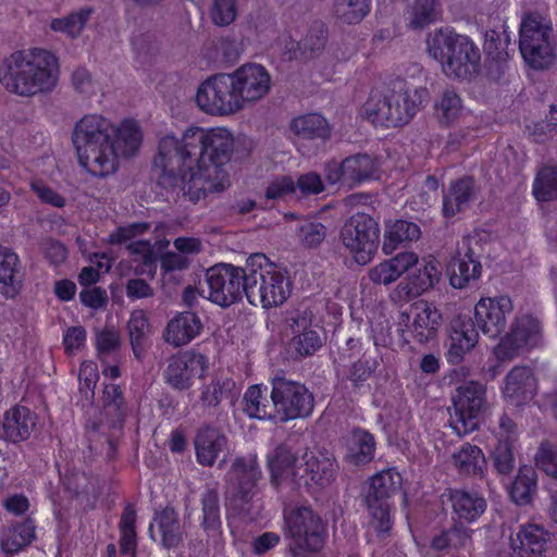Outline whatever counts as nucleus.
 I'll use <instances>...</instances> for the list:
<instances>
[{
	"label": "nucleus",
	"mask_w": 557,
	"mask_h": 557,
	"mask_svg": "<svg viewBox=\"0 0 557 557\" xmlns=\"http://www.w3.org/2000/svg\"><path fill=\"white\" fill-rule=\"evenodd\" d=\"M424 91H410L405 81L396 79L389 86L372 90L363 113L372 123L385 127L406 125L420 109Z\"/></svg>",
	"instance_id": "nucleus-5"
},
{
	"label": "nucleus",
	"mask_w": 557,
	"mask_h": 557,
	"mask_svg": "<svg viewBox=\"0 0 557 557\" xmlns=\"http://www.w3.org/2000/svg\"><path fill=\"white\" fill-rule=\"evenodd\" d=\"M420 227L406 220H396L385 224L382 251L391 255L396 249L405 247L409 243L420 238Z\"/></svg>",
	"instance_id": "nucleus-30"
},
{
	"label": "nucleus",
	"mask_w": 557,
	"mask_h": 557,
	"mask_svg": "<svg viewBox=\"0 0 557 557\" xmlns=\"http://www.w3.org/2000/svg\"><path fill=\"white\" fill-rule=\"evenodd\" d=\"M37 424V416L27 407L15 406L7 411L3 420V435L13 443L27 440Z\"/></svg>",
	"instance_id": "nucleus-27"
},
{
	"label": "nucleus",
	"mask_w": 557,
	"mask_h": 557,
	"mask_svg": "<svg viewBox=\"0 0 557 557\" xmlns=\"http://www.w3.org/2000/svg\"><path fill=\"white\" fill-rule=\"evenodd\" d=\"M436 0H416L411 10L410 25L413 28H423L438 17Z\"/></svg>",
	"instance_id": "nucleus-55"
},
{
	"label": "nucleus",
	"mask_w": 557,
	"mask_h": 557,
	"mask_svg": "<svg viewBox=\"0 0 557 557\" xmlns=\"http://www.w3.org/2000/svg\"><path fill=\"white\" fill-rule=\"evenodd\" d=\"M61 480L65 490L76 496L88 493L90 482L84 472L76 469H67L64 474H61Z\"/></svg>",
	"instance_id": "nucleus-62"
},
{
	"label": "nucleus",
	"mask_w": 557,
	"mask_h": 557,
	"mask_svg": "<svg viewBox=\"0 0 557 557\" xmlns=\"http://www.w3.org/2000/svg\"><path fill=\"white\" fill-rule=\"evenodd\" d=\"M486 240L480 234L463 237L447 265L449 283L454 288H465L481 276V257Z\"/></svg>",
	"instance_id": "nucleus-14"
},
{
	"label": "nucleus",
	"mask_w": 557,
	"mask_h": 557,
	"mask_svg": "<svg viewBox=\"0 0 557 557\" xmlns=\"http://www.w3.org/2000/svg\"><path fill=\"white\" fill-rule=\"evenodd\" d=\"M207 369V358L202 354L185 351L169 360L164 379L174 389L186 391L191 387L194 379L205 375Z\"/></svg>",
	"instance_id": "nucleus-20"
},
{
	"label": "nucleus",
	"mask_w": 557,
	"mask_h": 557,
	"mask_svg": "<svg viewBox=\"0 0 557 557\" xmlns=\"http://www.w3.org/2000/svg\"><path fill=\"white\" fill-rule=\"evenodd\" d=\"M297 458L287 446L280 444L272 454L268 456V466L271 473V482L278 485L285 479L294 481V472L299 467L296 465Z\"/></svg>",
	"instance_id": "nucleus-35"
},
{
	"label": "nucleus",
	"mask_w": 557,
	"mask_h": 557,
	"mask_svg": "<svg viewBox=\"0 0 557 557\" xmlns=\"http://www.w3.org/2000/svg\"><path fill=\"white\" fill-rule=\"evenodd\" d=\"M284 521L292 540L290 552L294 557H306L307 553H317L322 549L326 535L325 524L310 507L298 506L285 509Z\"/></svg>",
	"instance_id": "nucleus-8"
},
{
	"label": "nucleus",
	"mask_w": 557,
	"mask_h": 557,
	"mask_svg": "<svg viewBox=\"0 0 557 557\" xmlns=\"http://www.w3.org/2000/svg\"><path fill=\"white\" fill-rule=\"evenodd\" d=\"M202 323L191 311H184L172 318L163 332V339L173 347H182L200 334Z\"/></svg>",
	"instance_id": "nucleus-25"
},
{
	"label": "nucleus",
	"mask_w": 557,
	"mask_h": 557,
	"mask_svg": "<svg viewBox=\"0 0 557 557\" xmlns=\"http://www.w3.org/2000/svg\"><path fill=\"white\" fill-rule=\"evenodd\" d=\"M545 544V532L535 524L522 525L515 535L510 536V547L520 557L539 556Z\"/></svg>",
	"instance_id": "nucleus-34"
},
{
	"label": "nucleus",
	"mask_w": 557,
	"mask_h": 557,
	"mask_svg": "<svg viewBox=\"0 0 557 557\" xmlns=\"http://www.w3.org/2000/svg\"><path fill=\"white\" fill-rule=\"evenodd\" d=\"M451 460L459 474L479 479L484 478L487 465L480 447L466 443L453 454Z\"/></svg>",
	"instance_id": "nucleus-32"
},
{
	"label": "nucleus",
	"mask_w": 557,
	"mask_h": 557,
	"mask_svg": "<svg viewBox=\"0 0 557 557\" xmlns=\"http://www.w3.org/2000/svg\"><path fill=\"white\" fill-rule=\"evenodd\" d=\"M442 313L435 306L420 300L412 304L409 310L399 312L397 321L398 331L406 341H408L406 338L408 333L422 344L436 336L442 325Z\"/></svg>",
	"instance_id": "nucleus-17"
},
{
	"label": "nucleus",
	"mask_w": 557,
	"mask_h": 557,
	"mask_svg": "<svg viewBox=\"0 0 557 557\" xmlns=\"http://www.w3.org/2000/svg\"><path fill=\"white\" fill-rule=\"evenodd\" d=\"M232 482H259L262 471L258 463L257 455L248 454L237 457L230 469Z\"/></svg>",
	"instance_id": "nucleus-46"
},
{
	"label": "nucleus",
	"mask_w": 557,
	"mask_h": 557,
	"mask_svg": "<svg viewBox=\"0 0 557 557\" xmlns=\"http://www.w3.org/2000/svg\"><path fill=\"white\" fill-rule=\"evenodd\" d=\"M536 389V380L529 367H515L507 375L504 393L510 398L529 399Z\"/></svg>",
	"instance_id": "nucleus-36"
},
{
	"label": "nucleus",
	"mask_w": 557,
	"mask_h": 557,
	"mask_svg": "<svg viewBox=\"0 0 557 557\" xmlns=\"http://www.w3.org/2000/svg\"><path fill=\"white\" fill-rule=\"evenodd\" d=\"M59 60L51 51L40 48L18 50L4 60L0 82L4 88L21 97L51 91L58 84Z\"/></svg>",
	"instance_id": "nucleus-3"
},
{
	"label": "nucleus",
	"mask_w": 557,
	"mask_h": 557,
	"mask_svg": "<svg viewBox=\"0 0 557 557\" xmlns=\"http://www.w3.org/2000/svg\"><path fill=\"white\" fill-rule=\"evenodd\" d=\"M536 490V474L532 467H522L510 487V496L518 505L531 502Z\"/></svg>",
	"instance_id": "nucleus-44"
},
{
	"label": "nucleus",
	"mask_w": 557,
	"mask_h": 557,
	"mask_svg": "<svg viewBox=\"0 0 557 557\" xmlns=\"http://www.w3.org/2000/svg\"><path fill=\"white\" fill-rule=\"evenodd\" d=\"M96 346L100 355H110L120 349L121 336L114 326H106L96 333Z\"/></svg>",
	"instance_id": "nucleus-61"
},
{
	"label": "nucleus",
	"mask_w": 557,
	"mask_h": 557,
	"mask_svg": "<svg viewBox=\"0 0 557 557\" xmlns=\"http://www.w3.org/2000/svg\"><path fill=\"white\" fill-rule=\"evenodd\" d=\"M127 332L133 352L139 359L144 352L145 344L151 333L148 317L144 310H134L127 322Z\"/></svg>",
	"instance_id": "nucleus-42"
},
{
	"label": "nucleus",
	"mask_w": 557,
	"mask_h": 557,
	"mask_svg": "<svg viewBox=\"0 0 557 557\" xmlns=\"http://www.w3.org/2000/svg\"><path fill=\"white\" fill-rule=\"evenodd\" d=\"M371 0H335L334 13L345 24H358L370 12Z\"/></svg>",
	"instance_id": "nucleus-47"
},
{
	"label": "nucleus",
	"mask_w": 557,
	"mask_h": 557,
	"mask_svg": "<svg viewBox=\"0 0 557 557\" xmlns=\"http://www.w3.org/2000/svg\"><path fill=\"white\" fill-rule=\"evenodd\" d=\"M141 139L143 134L136 122L126 120L116 127L100 114L83 116L72 134L79 164L100 177L117 170L120 157L134 156Z\"/></svg>",
	"instance_id": "nucleus-2"
},
{
	"label": "nucleus",
	"mask_w": 557,
	"mask_h": 557,
	"mask_svg": "<svg viewBox=\"0 0 557 557\" xmlns=\"http://www.w3.org/2000/svg\"><path fill=\"white\" fill-rule=\"evenodd\" d=\"M533 195L539 201L557 199V164L539 170L533 183Z\"/></svg>",
	"instance_id": "nucleus-45"
},
{
	"label": "nucleus",
	"mask_w": 557,
	"mask_h": 557,
	"mask_svg": "<svg viewBox=\"0 0 557 557\" xmlns=\"http://www.w3.org/2000/svg\"><path fill=\"white\" fill-rule=\"evenodd\" d=\"M492 461L497 473L509 474L515 467L512 443L508 440H499L492 454Z\"/></svg>",
	"instance_id": "nucleus-56"
},
{
	"label": "nucleus",
	"mask_w": 557,
	"mask_h": 557,
	"mask_svg": "<svg viewBox=\"0 0 557 557\" xmlns=\"http://www.w3.org/2000/svg\"><path fill=\"white\" fill-rule=\"evenodd\" d=\"M35 523L32 519L15 523L8 528L0 542L1 549L9 555H13L25 546L29 545L35 539Z\"/></svg>",
	"instance_id": "nucleus-38"
},
{
	"label": "nucleus",
	"mask_w": 557,
	"mask_h": 557,
	"mask_svg": "<svg viewBox=\"0 0 557 557\" xmlns=\"http://www.w3.org/2000/svg\"><path fill=\"white\" fill-rule=\"evenodd\" d=\"M339 237L354 260L366 265L374 258L379 247V224L371 215L357 212L344 223Z\"/></svg>",
	"instance_id": "nucleus-11"
},
{
	"label": "nucleus",
	"mask_w": 557,
	"mask_h": 557,
	"mask_svg": "<svg viewBox=\"0 0 557 557\" xmlns=\"http://www.w3.org/2000/svg\"><path fill=\"white\" fill-rule=\"evenodd\" d=\"M246 277V265L240 268L221 263L211 267L206 272V298L222 308L240 301L244 295L247 296Z\"/></svg>",
	"instance_id": "nucleus-13"
},
{
	"label": "nucleus",
	"mask_w": 557,
	"mask_h": 557,
	"mask_svg": "<svg viewBox=\"0 0 557 557\" xmlns=\"http://www.w3.org/2000/svg\"><path fill=\"white\" fill-rule=\"evenodd\" d=\"M230 75L242 109L262 99L270 91L271 76L260 64H244Z\"/></svg>",
	"instance_id": "nucleus-19"
},
{
	"label": "nucleus",
	"mask_w": 557,
	"mask_h": 557,
	"mask_svg": "<svg viewBox=\"0 0 557 557\" xmlns=\"http://www.w3.org/2000/svg\"><path fill=\"white\" fill-rule=\"evenodd\" d=\"M416 264H418V255L413 251H403L372 267L368 276L373 284L389 285Z\"/></svg>",
	"instance_id": "nucleus-23"
},
{
	"label": "nucleus",
	"mask_w": 557,
	"mask_h": 557,
	"mask_svg": "<svg viewBox=\"0 0 557 557\" xmlns=\"http://www.w3.org/2000/svg\"><path fill=\"white\" fill-rule=\"evenodd\" d=\"M346 459L354 465L371 461L374 457L375 441L368 431L356 429L346 441Z\"/></svg>",
	"instance_id": "nucleus-37"
},
{
	"label": "nucleus",
	"mask_w": 557,
	"mask_h": 557,
	"mask_svg": "<svg viewBox=\"0 0 557 557\" xmlns=\"http://www.w3.org/2000/svg\"><path fill=\"white\" fill-rule=\"evenodd\" d=\"M380 163L368 153H356L342 162L332 160L325 164L324 175L329 184L341 183L354 188L367 181L379 178Z\"/></svg>",
	"instance_id": "nucleus-16"
},
{
	"label": "nucleus",
	"mask_w": 557,
	"mask_h": 557,
	"mask_svg": "<svg viewBox=\"0 0 557 557\" xmlns=\"http://www.w3.org/2000/svg\"><path fill=\"white\" fill-rule=\"evenodd\" d=\"M197 460L200 465L211 467L227 446V437L219 429L205 426L195 436Z\"/></svg>",
	"instance_id": "nucleus-26"
},
{
	"label": "nucleus",
	"mask_w": 557,
	"mask_h": 557,
	"mask_svg": "<svg viewBox=\"0 0 557 557\" xmlns=\"http://www.w3.org/2000/svg\"><path fill=\"white\" fill-rule=\"evenodd\" d=\"M305 463L294 472V482L306 487H326L335 479L337 465L334 459L320 454H305Z\"/></svg>",
	"instance_id": "nucleus-22"
},
{
	"label": "nucleus",
	"mask_w": 557,
	"mask_h": 557,
	"mask_svg": "<svg viewBox=\"0 0 557 557\" xmlns=\"http://www.w3.org/2000/svg\"><path fill=\"white\" fill-rule=\"evenodd\" d=\"M519 48L532 69L549 67L556 58L552 23L540 14L527 15L520 26Z\"/></svg>",
	"instance_id": "nucleus-7"
},
{
	"label": "nucleus",
	"mask_w": 557,
	"mask_h": 557,
	"mask_svg": "<svg viewBox=\"0 0 557 557\" xmlns=\"http://www.w3.org/2000/svg\"><path fill=\"white\" fill-rule=\"evenodd\" d=\"M463 110L462 100L457 92L444 90L434 103V114L442 125L449 126L455 123Z\"/></svg>",
	"instance_id": "nucleus-43"
},
{
	"label": "nucleus",
	"mask_w": 557,
	"mask_h": 557,
	"mask_svg": "<svg viewBox=\"0 0 557 557\" xmlns=\"http://www.w3.org/2000/svg\"><path fill=\"white\" fill-rule=\"evenodd\" d=\"M154 522L161 533L162 545L166 548L176 547L183 540L178 515L173 508H165L159 512Z\"/></svg>",
	"instance_id": "nucleus-41"
},
{
	"label": "nucleus",
	"mask_w": 557,
	"mask_h": 557,
	"mask_svg": "<svg viewBox=\"0 0 557 557\" xmlns=\"http://www.w3.org/2000/svg\"><path fill=\"white\" fill-rule=\"evenodd\" d=\"M508 36L504 33L499 34L495 30H491L486 34L485 38V50L487 54L494 59L502 60L507 55L506 48L508 46Z\"/></svg>",
	"instance_id": "nucleus-63"
},
{
	"label": "nucleus",
	"mask_w": 557,
	"mask_h": 557,
	"mask_svg": "<svg viewBox=\"0 0 557 557\" xmlns=\"http://www.w3.org/2000/svg\"><path fill=\"white\" fill-rule=\"evenodd\" d=\"M453 512L460 521L473 522L486 509V500L476 492L453 490L449 493Z\"/></svg>",
	"instance_id": "nucleus-31"
},
{
	"label": "nucleus",
	"mask_w": 557,
	"mask_h": 557,
	"mask_svg": "<svg viewBox=\"0 0 557 557\" xmlns=\"http://www.w3.org/2000/svg\"><path fill=\"white\" fill-rule=\"evenodd\" d=\"M401 486V475L392 470L381 471L370 479L366 504L372 517L371 525L380 540H385L392 529L389 498Z\"/></svg>",
	"instance_id": "nucleus-10"
},
{
	"label": "nucleus",
	"mask_w": 557,
	"mask_h": 557,
	"mask_svg": "<svg viewBox=\"0 0 557 557\" xmlns=\"http://www.w3.org/2000/svg\"><path fill=\"white\" fill-rule=\"evenodd\" d=\"M478 339L479 333L471 319L454 321L446 355L448 362L460 363L465 355L476 345Z\"/></svg>",
	"instance_id": "nucleus-24"
},
{
	"label": "nucleus",
	"mask_w": 557,
	"mask_h": 557,
	"mask_svg": "<svg viewBox=\"0 0 557 557\" xmlns=\"http://www.w3.org/2000/svg\"><path fill=\"white\" fill-rule=\"evenodd\" d=\"M91 14V9H83L77 13L70 14L64 18H57L51 22V28L55 32L66 34L71 38L81 35L87 20Z\"/></svg>",
	"instance_id": "nucleus-54"
},
{
	"label": "nucleus",
	"mask_w": 557,
	"mask_h": 557,
	"mask_svg": "<svg viewBox=\"0 0 557 557\" xmlns=\"http://www.w3.org/2000/svg\"><path fill=\"white\" fill-rule=\"evenodd\" d=\"M197 106L211 115H230L242 110L230 74H216L206 79L196 95Z\"/></svg>",
	"instance_id": "nucleus-15"
},
{
	"label": "nucleus",
	"mask_w": 557,
	"mask_h": 557,
	"mask_svg": "<svg viewBox=\"0 0 557 557\" xmlns=\"http://www.w3.org/2000/svg\"><path fill=\"white\" fill-rule=\"evenodd\" d=\"M453 412L449 426L459 436L479 428L480 418L488 408L486 386L478 381L463 382L451 396Z\"/></svg>",
	"instance_id": "nucleus-9"
},
{
	"label": "nucleus",
	"mask_w": 557,
	"mask_h": 557,
	"mask_svg": "<svg viewBox=\"0 0 557 557\" xmlns=\"http://www.w3.org/2000/svg\"><path fill=\"white\" fill-rule=\"evenodd\" d=\"M247 299L263 308L277 307L284 304L290 295L289 278L274 264L270 263L263 253H253L246 261Z\"/></svg>",
	"instance_id": "nucleus-6"
},
{
	"label": "nucleus",
	"mask_w": 557,
	"mask_h": 557,
	"mask_svg": "<svg viewBox=\"0 0 557 557\" xmlns=\"http://www.w3.org/2000/svg\"><path fill=\"white\" fill-rule=\"evenodd\" d=\"M202 505V528L207 532H216L221 525L219 493L208 488L201 497Z\"/></svg>",
	"instance_id": "nucleus-51"
},
{
	"label": "nucleus",
	"mask_w": 557,
	"mask_h": 557,
	"mask_svg": "<svg viewBox=\"0 0 557 557\" xmlns=\"http://www.w3.org/2000/svg\"><path fill=\"white\" fill-rule=\"evenodd\" d=\"M536 466L547 475L557 479V446L543 442L535 456Z\"/></svg>",
	"instance_id": "nucleus-59"
},
{
	"label": "nucleus",
	"mask_w": 557,
	"mask_h": 557,
	"mask_svg": "<svg viewBox=\"0 0 557 557\" xmlns=\"http://www.w3.org/2000/svg\"><path fill=\"white\" fill-rule=\"evenodd\" d=\"M426 47L448 77L470 79L480 71V49L468 36L440 28L429 35Z\"/></svg>",
	"instance_id": "nucleus-4"
},
{
	"label": "nucleus",
	"mask_w": 557,
	"mask_h": 557,
	"mask_svg": "<svg viewBox=\"0 0 557 557\" xmlns=\"http://www.w3.org/2000/svg\"><path fill=\"white\" fill-rule=\"evenodd\" d=\"M237 396L235 382L232 379L215 376L209 384L203 386L200 401L203 407L216 408L224 400L233 404Z\"/></svg>",
	"instance_id": "nucleus-40"
},
{
	"label": "nucleus",
	"mask_w": 557,
	"mask_h": 557,
	"mask_svg": "<svg viewBox=\"0 0 557 557\" xmlns=\"http://www.w3.org/2000/svg\"><path fill=\"white\" fill-rule=\"evenodd\" d=\"M22 288L18 257L8 248L0 247V293L14 298Z\"/></svg>",
	"instance_id": "nucleus-33"
},
{
	"label": "nucleus",
	"mask_w": 557,
	"mask_h": 557,
	"mask_svg": "<svg viewBox=\"0 0 557 557\" xmlns=\"http://www.w3.org/2000/svg\"><path fill=\"white\" fill-rule=\"evenodd\" d=\"M271 383L270 397L274 409V420L287 422L311 414L314 398L304 384L284 376H275Z\"/></svg>",
	"instance_id": "nucleus-12"
},
{
	"label": "nucleus",
	"mask_w": 557,
	"mask_h": 557,
	"mask_svg": "<svg viewBox=\"0 0 557 557\" xmlns=\"http://www.w3.org/2000/svg\"><path fill=\"white\" fill-rule=\"evenodd\" d=\"M244 411L250 418L274 420L273 405L268 404L267 397L263 395L260 386H250L244 396Z\"/></svg>",
	"instance_id": "nucleus-48"
},
{
	"label": "nucleus",
	"mask_w": 557,
	"mask_h": 557,
	"mask_svg": "<svg viewBox=\"0 0 557 557\" xmlns=\"http://www.w3.org/2000/svg\"><path fill=\"white\" fill-rule=\"evenodd\" d=\"M376 367L377 361L366 352L348 368L343 381L350 383L354 389H358L374 373Z\"/></svg>",
	"instance_id": "nucleus-49"
},
{
	"label": "nucleus",
	"mask_w": 557,
	"mask_h": 557,
	"mask_svg": "<svg viewBox=\"0 0 557 557\" xmlns=\"http://www.w3.org/2000/svg\"><path fill=\"white\" fill-rule=\"evenodd\" d=\"M312 318L311 311L307 309L288 311L284 318V329L286 332L289 331L293 336L305 333L313 327Z\"/></svg>",
	"instance_id": "nucleus-57"
},
{
	"label": "nucleus",
	"mask_w": 557,
	"mask_h": 557,
	"mask_svg": "<svg viewBox=\"0 0 557 557\" xmlns=\"http://www.w3.org/2000/svg\"><path fill=\"white\" fill-rule=\"evenodd\" d=\"M475 183L470 176H465L451 183L447 194L443 196V214L453 218L466 210L475 196Z\"/></svg>",
	"instance_id": "nucleus-29"
},
{
	"label": "nucleus",
	"mask_w": 557,
	"mask_h": 557,
	"mask_svg": "<svg viewBox=\"0 0 557 557\" xmlns=\"http://www.w3.org/2000/svg\"><path fill=\"white\" fill-rule=\"evenodd\" d=\"M234 151V137L226 128L188 127L177 138L168 134L160 138L154 168L158 183L174 188L184 183V195L197 202L208 194L230 186L224 166Z\"/></svg>",
	"instance_id": "nucleus-1"
},
{
	"label": "nucleus",
	"mask_w": 557,
	"mask_h": 557,
	"mask_svg": "<svg viewBox=\"0 0 557 557\" xmlns=\"http://www.w3.org/2000/svg\"><path fill=\"white\" fill-rule=\"evenodd\" d=\"M151 224L148 222H136L125 226L117 227L109 236V243L113 245H121L132 242L134 238L147 233Z\"/></svg>",
	"instance_id": "nucleus-60"
},
{
	"label": "nucleus",
	"mask_w": 557,
	"mask_h": 557,
	"mask_svg": "<svg viewBox=\"0 0 557 557\" xmlns=\"http://www.w3.org/2000/svg\"><path fill=\"white\" fill-rule=\"evenodd\" d=\"M259 482H232L233 491L230 498L231 505L239 512L249 513L250 505L258 495Z\"/></svg>",
	"instance_id": "nucleus-53"
},
{
	"label": "nucleus",
	"mask_w": 557,
	"mask_h": 557,
	"mask_svg": "<svg viewBox=\"0 0 557 557\" xmlns=\"http://www.w3.org/2000/svg\"><path fill=\"white\" fill-rule=\"evenodd\" d=\"M290 129L302 139L326 140L331 137L329 122L317 113L295 117L290 123Z\"/></svg>",
	"instance_id": "nucleus-39"
},
{
	"label": "nucleus",
	"mask_w": 557,
	"mask_h": 557,
	"mask_svg": "<svg viewBox=\"0 0 557 557\" xmlns=\"http://www.w3.org/2000/svg\"><path fill=\"white\" fill-rule=\"evenodd\" d=\"M512 312L508 296L481 298L474 308L478 327L488 337L496 338L507 326V318Z\"/></svg>",
	"instance_id": "nucleus-21"
},
{
	"label": "nucleus",
	"mask_w": 557,
	"mask_h": 557,
	"mask_svg": "<svg viewBox=\"0 0 557 557\" xmlns=\"http://www.w3.org/2000/svg\"><path fill=\"white\" fill-rule=\"evenodd\" d=\"M542 326L537 319L522 315L513 322L507 333L495 347V356L500 361L512 360L524 349L540 345Z\"/></svg>",
	"instance_id": "nucleus-18"
},
{
	"label": "nucleus",
	"mask_w": 557,
	"mask_h": 557,
	"mask_svg": "<svg viewBox=\"0 0 557 557\" xmlns=\"http://www.w3.org/2000/svg\"><path fill=\"white\" fill-rule=\"evenodd\" d=\"M326 42L322 27L312 28L307 36L299 42L302 52L308 57H313L320 52Z\"/></svg>",
	"instance_id": "nucleus-64"
},
{
	"label": "nucleus",
	"mask_w": 557,
	"mask_h": 557,
	"mask_svg": "<svg viewBox=\"0 0 557 557\" xmlns=\"http://www.w3.org/2000/svg\"><path fill=\"white\" fill-rule=\"evenodd\" d=\"M414 267L416 271L409 274L408 282H401L398 285L399 292H404L407 296H420L433 288L441 278L442 273L435 261L418 260Z\"/></svg>",
	"instance_id": "nucleus-28"
},
{
	"label": "nucleus",
	"mask_w": 557,
	"mask_h": 557,
	"mask_svg": "<svg viewBox=\"0 0 557 557\" xmlns=\"http://www.w3.org/2000/svg\"><path fill=\"white\" fill-rule=\"evenodd\" d=\"M324 336L317 326L305 333L293 336L289 343L290 349L299 357L313 355L322 347Z\"/></svg>",
	"instance_id": "nucleus-50"
},
{
	"label": "nucleus",
	"mask_w": 557,
	"mask_h": 557,
	"mask_svg": "<svg viewBox=\"0 0 557 557\" xmlns=\"http://www.w3.org/2000/svg\"><path fill=\"white\" fill-rule=\"evenodd\" d=\"M103 409L112 421H122L126 413V407L121 387L116 384H108L103 388Z\"/></svg>",
	"instance_id": "nucleus-52"
},
{
	"label": "nucleus",
	"mask_w": 557,
	"mask_h": 557,
	"mask_svg": "<svg viewBox=\"0 0 557 557\" xmlns=\"http://www.w3.org/2000/svg\"><path fill=\"white\" fill-rule=\"evenodd\" d=\"M236 15V0H213L210 16L216 26H227L232 24Z\"/></svg>",
	"instance_id": "nucleus-58"
}]
</instances>
